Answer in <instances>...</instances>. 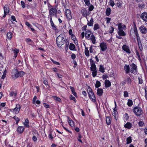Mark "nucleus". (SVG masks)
Returning <instances> with one entry per match:
<instances>
[{
    "mask_svg": "<svg viewBox=\"0 0 147 147\" xmlns=\"http://www.w3.org/2000/svg\"><path fill=\"white\" fill-rule=\"evenodd\" d=\"M85 36L86 38L89 40H91L92 43L95 44L96 42V39L92 32L89 30H88L86 32Z\"/></svg>",
    "mask_w": 147,
    "mask_h": 147,
    "instance_id": "obj_1",
    "label": "nucleus"
},
{
    "mask_svg": "<svg viewBox=\"0 0 147 147\" xmlns=\"http://www.w3.org/2000/svg\"><path fill=\"white\" fill-rule=\"evenodd\" d=\"M133 111L135 114L137 116L140 117L143 113L142 110L139 107H135L133 109Z\"/></svg>",
    "mask_w": 147,
    "mask_h": 147,
    "instance_id": "obj_2",
    "label": "nucleus"
},
{
    "mask_svg": "<svg viewBox=\"0 0 147 147\" xmlns=\"http://www.w3.org/2000/svg\"><path fill=\"white\" fill-rule=\"evenodd\" d=\"M12 74H13L15 77L18 78L19 77H22L24 74V72L22 71H19L18 69H14L12 71Z\"/></svg>",
    "mask_w": 147,
    "mask_h": 147,
    "instance_id": "obj_3",
    "label": "nucleus"
},
{
    "mask_svg": "<svg viewBox=\"0 0 147 147\" xmlns=\"http://www.w3.org/2000/svg\"><path fill=\"white\" fill-rule=\"evenodd\" d=\"M89 88L88 90V93L89 98L93 102H94L96 101V97L92 89L89 87Z\"/></svg>",
    "mask_w": 147,
    "mask_h": 147,
    "instance_id": "obj_4",
    "label": "nucleus"
},
{
    "mask_svg": "<svg viewBox=\"0 0 147 147\" xmlns=\"http://www.w3.org/2000/svg\"><path fill=\"white\" fill-rule=\"evenodd\" d=\"M130 71L133 74H136L137 71V67L134 63H132L130 65Z\"/></svg>",
    "mask_w": 147,
    "mask_h": 147,
    "instance_id": "obj_5",
    "label": "nucleus"
},
{
    "mask_svg": "<svg viewBox=\"0 0 147 147\" xmlns=\"http://www.w3.org/2000/svg\"><path fill=\"white\" fill-rule=\"evenodd\" d=\"M81 13L82 16L87 18V16L90 14V12L85 8L81 10Z\"/></svg>",
    "mask_w": 147,
    "mask_h": 147,
    "instance_id": "obj_6",
    "label": "nucleus"
},
{
    "mask_svg": "<svg viewBox=\"0 0 147 147\" xmlns=\"http://www.w3.org/2000/svg\"><path fill=\"white\" fill-rule=\"evenodd\" d=\"M57 13V9L54 7L52 8L49 10V14L50 17L56 15Z\"/></svg>",
    "mask_w": 147,
    "mask_h": 147,
    "instance_id": "obj_7",
    "label": "nucleus"
},
{
    "mask_svg": "<svg viewBox=\"0 0 147 147\" xmlns=\"http://www.w3.org/2000/svg\"><path fill=\"white\" fill-rule=\"evenodd\" d=\"M65 15L66 18L68 20H70L72 18V17L71 13V11L69 9H65Z\"/></svg>",
    "mask_w": 147,
    "mask_h": 147,
    "instance_id": "obj_8",
    "label": "nucleus"
},
{
    "mask_svg": "<svg viewBox=\"0 0 147 147\" xmlns=\"http://www.w3.org/2000/svg\"><path fill=\"white\" fill-rule=\"evenodd\" d=\"M21 107V106L19 104H17L15 108L13 109V111L16 114H17L19 113Z\"/></svg>",
    "mask_w": 147,
    "mask_h": 147,
    "instance_id": "obj_9",
    "label": "nucleus"
},
{
    "mask_svg": "<svg viewBox=\"0 0 147 147\" xmlns=\"http://www.w3.org/2000/svg\"><path fill=\"white\" fill-rule=\"evenodd\" d=\"M101 49L102 51H105L107 49V46L106 44L104 42L100 43V45Z\"/></svg>",
    "mask_w": 147,
    "mask_h": 147,
    "instance_id": "obj_10",
    "label": "nucleus"
},
{
    "mask_svg": "<svg viewBox=\"0 0 147 147\" xmlns=\"http://www.w3.org/2000/svg\"><path fill=\"white\" fill-rule=\"evenodd\" d=\"M140 18L144 21L147 22V13L144 12L141 14Z\"/></svg>",
    "mask_w": 147,
    "mask_h": 147,
    "instance_id": "obj_11",
    "label": "nucleus"
},
{
    "mask_svg": "<svg viewBox=\"0 0 147 147\" xmlns=\"http://www.w3.org/2000/svg\"><path fill=\"white\" fill-rule=\"evenodd\" d=\"M3 8L4 15L3 16V17H5V16L6 14L9 13V6L7 5H5L4 6Z\"/></svg>",
    "mask_w": 147,
    "mask_h": 147,
    "instance_id": "obj_12",
    "label": "nucleus"
},
{
    "mask_svg": "<svg viewBox=\"0 0 147 147\" xmlns=\"http://www.w3.org/2000/svg\"><path fill=\"white\" fill-rule=\"evenodd\" d=\"M122 48L126 53L128 54L130 53L131 52L129 48V47L126 45H123L122 47Z\"/></svg>",
    "mask_w": 147,
    "mask_h": 147,
    "instance_id": "obj_13",
    "label": "nucleus"
},
{
    "mask_svg": "<svg viewBox=\"0 0 147 147\" xmlns=\"http://www.w3.org/2000/svg\"><path fill=\"white\" fill-rule=\"evenodd\" d=\"M140 30L141 32L143 34L146 33L147 32L146 28L143 26H142L140 27Z\"/></svg>",
    "mask_w": 147,
    "mask_h": 147,
    "instance_id": "obj_14",
    "label": "nucleus"
},
{
    "mask_svg": "<svg viewBox=\"0 0 147 147\" xmlns=\"http://www.w3.org/2000/svg\"><path fill=\"white\" fill-rule=\"evenodd\" d=\"M63 36V34H61L58 36L57 38L56 41L64 42L65 40Z\"/></svg>",
    "mask_w": 147,
    "mask_h": 147,
    "instance_id": "obj_15",
    "label": "nucleus"
},
{
    "mask_svg": "<svg viewBox=\"0 0 147 147\" xmlns=\"http://www.w3.org/2000/svg\"><path fill=\"white\" fill-rule=\"evenodd\" d=\"M24 130V128L23 126L18 127L17 130L18 133L21 134L23 133Z\"/></svg>",
    "mask_w": 147,
    "mask_h": 147,
    "instance_id": "obj_16",
    "label": "nucleus"
},
{
    "mask_svg": "<svg viewBox=\"0 0 147 147\" xmlns=\"http://www.w3.org/2000/svg\"><path fill=\"white\" fill-rule=\"evenodd\" d=\"M134 24V28H132L130 31V34H131V32H133V31L134 32V33L138 32L137 29V27H136V23L134 22H133Z\"/></svg>",
    "mask_w": 147,
    "mask_h": 147,
    "instance_id": "obj_17",
    "label": "nucleus"
},
{
    "mask_svg": "<svg viewBox=\"0 0 147 147\" xmlns=\"http://www.w3.org/2000/svg\"><path fill=\"white\" fill-rule=\"evenodd\" d=\"M124 69L126 73H128L130 71V68L129 65H125L124 67Z\"/></svg>",
    "mask_w": 147,
    "mask_h": 147,
    "instance_id": "obj_18",
    "label": "nucleus"
},
{
    "mask_svg": "<svg viewBox=\"0 0 147 147\" xmlns=\"http://www.w3.org/2000/svg\"><path fill=\"white\" fill-rule=\"evenodd\" d=\"M124 127L126 128L130 129L132 127V124L130 122H127L124 125Z\"/></svg>",
    "mask_w": 147,
    "mask_h": 147,
    "instance_id": "obj_19",
    "label": "nucleus"
},
{
    "mask_svg": "<svg viewBox=\"0 0 147 147\" xmlns=\"http://www.w3.org/2000/svg\"><path fill=\"white\" fill-rule=\"evenodd\" d=\"M97 94L99 96H101L103 93V90L101 88H98L97 89Z\"/></svg>",
    "mask_w": 147,
    "mask_h": 147,
    "instance_id": "obj_20",
    "label": "nucleus"
},
{
    "mask_svg": "<svg viewBox=\"0 0 147 147\" xmlns=\"http://www.w3.org/2000/svg\"><path fill=\"white\" fill-rule=\"evenodd\" d=\"M50 21L51 24L53 29L54 30H56L57 29L56 26H55L52 21V17H50Z\"/></svg>",
    "mask_w": 147,
    "mask_h": 147,
    "instance_id": "obj_21",
    "label": "nucleus"
},
{
    "mask_svg": "<svg viewBox=\"0 0 147 147\" xmlns=\"http://www.w3.org/2000/svg\"><path fill=\"white\" fill-rule=\"evenodd\" d=\"M105 87L106 88L109 87L111 85V83L108 80H106L105 81Z\"/></svg>",
    "mask_w": 147,
    "mask_h": 147,
    "instance_id": "obj_22",
    "label": "nucleus"
},
{
    "mask_svg": "<svg viewBox=\"0 0 147 147\" xmlns=\"http://www.w3.org/2000/svg\"><path fill=\"white\" fill-rule=\"evenodd\" d=\"M118 34L119 36H125L126 34L122 30H119L118 32Z\"/></svg>",
    "mask_w": 147,
    "mask_h": 147,
    "instance_id": "obj_23",
    "label": "nucleus"
},
{
    "mask_svg": "<svg viewBox=\"0 0 147 147\" xmlns=\"http://www.w3.org/2000/svg\"><path fill=\"white\" fill-rule=\"evenodd\" d=\"M91 66L90 69L92 71H96V68L95 63L91 64Z\"/></svg>",
    "mask_w": 147,
    "mask_h": 147,
    "instance_id": "obj_24",
    "label": "nucleus"
},
{
    "mask_svg": "<svg viewBox=\"0 0 147 147\" xmlns=\"http://www.w3.org/2000/svg\"><path fill=\"white\" fill-rule=\"evenodd\" d=\"M106 14L107 16H109L111 13V9L110 7L107 8L106 10Z\"/></svg>",
    "mask_w": 147,
    "mask_h": 147,
    "instance_id": "obj_25",
    "label": "nucleus"
},
{
    "mask_svg": "<svg viewBox=\"0 0 147 147\" xmlns=\"http://www.w3.org/2000/svg\"><path fill=\"white\" fill-rule=\"evenodd\" d=\"M106 121L107 124L109 125L111 122V119L110 116H107L106 117Z\"/></svg>",
    "mask_w": 147,
    "mask_h": 147,
    "instance_id": "obj_26",
    "label": "nucleus"
},
{
    "mask_svg": "<svg viewBox=\"0 0 147 147\" xmlns=\"http://www.w3.org/2000/svg\"><path fill=\"white\" fill-rule=\"evenodd\" d=\"M94 20L93 18H92L90 21H88L87 24L90 26H92L93 24Z\"/></svg>",
    "mask_w": 147,
    "mask_h": 147,
    "instance_id": "obj_27",
    "label": "nucleus"
},
{
    "mask_svg": "<svg viewBox=\"0 0 147 147\" xmlns=\"http://www.w3.org/2000/svg\"><path fill=\"white\" fill-rule=\"evenodd\" d=\"M29 123V120L28 119H25V120L23 123L24 124V126L26 127H29V125H28Z\"/></svg>",
    "mask_w": 147,
    "mask_h": 147,
    "instance_id": "obj_28",
    "label": "nucleus"
},
{
    "mask_svg": "<svg viewBox=\"0 0 147 147\" xmlns=\"http://www.w3.org/2000/svg\"><path fill=\"white\" fill-rule=\"evenodd\" d=\"M70 89L71 91V92H72V94L76 97L77 96V94L75 92V89L72 86H70Z\"/></svg>",
    "mask_w": 147,
    "mask_h": 147,
    "instance_id": "obj_29",
    "label": "nucleus"
},
{
    "mask_svg": "<svg viewBox=\"0 0 147 147\" xmlns=\"http://www.w3.org/2000/svg\"><path fill=\"white\" fill-rule=\"evenodd\" d=\"M100 28V27L99 25L97 23H96L94 24L93 29L94 30H95L99 29Z\"/></svg>",
    "mask_w": 147,
    "mask_h": 147,
    "instance_id": "obj_30",
    "label": "nucleus"
},
{
    "mask_svg": "<svg viewBox=\"0 0 147 147\" xmlns=\"http://www.w3.org/2000/svg\"><path fill=\"white\" fill-rule=\"evenodd\" d=\"M127 105L128 106L131 107L133 105V102L132 100L130 99H128V100Z\"/></svg>",
    "mask_w": 147,
    "mask_h": 147,
    "instance_id": "obj_31",
    "label": "nucleus"
},
{
    "mask_svg": "<svg viewBox=\"0 0 147 147\" xmlns=\"http://www.w3.org/2000/svg\"><path fill=\"white\" fill-rule=\"evenodd\" d=\"M64 42L62 41H56L57 45L59 47H61L64 44Z\"/></svg>",
    "mask_w": 147,
    "mask_h": 147,
    "instance_id": "obj_32",
    "label": "nucleus"
},
{
    "mask_svg": "<svg viewBox=\"0 0 147 147\" xmlns=\"http://www.w3.org/2000/svg\"><path fill=\"white\" fill-rule=\"evenodd\" d=\"M7 38L10 40L12 37V34L11 32H9L7 33Z\"/></svg>",
    "mask_w": 147,
    "mask_h": 147,
    "instance_id": "obj_33",
    "label": "nucleus"
},
{
    "mask_svg": "<svg viewBox=\"0 0 147 147\" xmlns=\"http://www.w3.org/2000/svg\"><path fill=\"white\" fill-rule=\"evenodd\" d=\"M75 45L71 43H70L69 45V48L70 50H74L75 48Z\"/></svg>",
    "mask_w": 147,
    "mask_h": 147,
    "instance_id": "obj_34",
    "label": "nucleus"
},
{
    "mask_svg": "<svg viewBox=\"0 0 147 147\" xmlns=\"http://www.w3.org/2000/svg\"><path fill=\"white\" fill-rule=\"evenodd\" d=\"M89 52L88 49V48L86 47H85V53L86 55L88 57L89 56Z\"/></svg>",
    "mask_w": 147,
    "mask_h": 147,
    "instance_id": "obj_35",
    "label": "nucleus"
},
{
    "mask_svg": "<svg viewBox=\"0 0 147 147\" xmlns=\"http://www.w3.org/2000/svg\"><path fill=\"white\" fill-rule=\"evenodd\" d=\"M113 115L114 116L115 119H116V117H117L118 113L117 111H114L112 113Z\"/></svg>",
    "mask_w": 147,
    "mask_h": 147,
    "instance_id": "obj_36",
    "label": "nucleus"
},
{
    "mask_svg": "<svg viewBox=\"0 0 147 147\" xmlns=\"http://www.w3.org/2000/svg\"><path fill=\"white\" fill-rule=\"evenodd\" d=\"M69 125L72 127L74 126V122L72 120H69L68 121Z\"/></svg>",
    "mask_w": 147,
    "mask_h": 147,
    "instance_id": "obj_37",
    "label": "nucleus"
},
{
    "mask_svg": "<svg viewBox=\"0 0 147 147\" xmlns=\"http://www.w3.org/2000/svg\"><path fill=\"white\" fill-rule=\"evenodd\" d=\"M105 69L103 65H100L99 67V71L103 73L104 72Z\"/></svg>",
    "mask_w": 147,
    "mask_h": 147,
    "instance_id": "obj_38",
    "label": "nucleus"
},
{
    "mask_svg": "<svg viewBox=\"0 0 147 147\" xmlns=\"http://www.w3.org/2000/svg\"><path fill=\"white\" fill-rule=\"evenodd\" d=\"M118 29H119V30H123L124 29V27H125V26H124V27H122L121 25V23H120L118 24Z\"/></svg>",
    "mask_w": 147,
    "mask_h": 147,
    "instance_id": "obj_39",
    "label": "nucleus"
},
{
    "mask_svg": "<svg viewBox=\"0 0 147 147\" xmlns=\"http://www.w3.org/2000/svg\"><path fill=\"white\" fill-rule=\"evenodd\" d=\"M100 82L98 81L97 80L96 81V84H95V87L96 88H98L99 87H100Z\"/></svg>",
    "mask_w": 147,
    "mask_h": 147,
    "instance_id": "obj_40",
    "label": "nucleus"
},
{
    "mask_svg": "<svg viewBox=\"0 0 147 147\" xmlns=\"http://www.w3.org/2000/svg\"><path fill=\"white\" fill-rule=\"evenodd\" d=\"M13 118L16 121V124H18L19 122L20 121V119L18 117H17L16 116H15Z\"/></svg>",
    "mask_w": 147,
    "mask_h": 147,
    "instance_id": "obj_41",
    "label": "nucleus"
},
{
    "mask_svg": "<svg viewBox=\"0 0 147 147\" xmlns=\"http://www.w3.org/2000/svg\"><path fill=\"white\" fill-rule=\"evenodd\" d=\"M71 39L74 41V42L75 43H76L77 42V40H76V37L75 36L74 34L71 35Z\"/></svg>",
    "mask_w": 147,
    "mask_h": 147,
    "instance_id": "obj_42",
    "label": "nucleus"
},
{
    "mask_svg": "<svg viewBox=\"0 0 147 147\" xmlns=\"http://www.w3.org/2000/svg\"><path fill=\"white\" fill-rule=\"evenodd\" d=\"M86 5L89 6L90 5V0H84Z\"/></svg>",
    "mask_w": 147,
    "mask_h": 147,
    "instance_id": "obj_43",
    "label": "nucleus"
},
{
    "mask_svg": "<svg viewBox=\"0 0 147 147\" xmlns=\"http://www.w3.org/2000/svg\"><path fill=\"white\" fill-rule=\"evenodd\" d=\"M51 60L53 62V63L54 64H55L56 65H60V63L58 62H57L56 61H55L53 60L52 58H51Z\"/></svg>",
    "mask_w": 147,
    "mask_h": 147,
    "instance_id": "obj_44",
    "label": "nucleus"
},
{
    "mask_svg": "<svg viewBox=\"0 0 147 147\" xmlns=\"http://www.w3.org/2000/svg\"><path fill=\"white\" fill-rule=\"evenodd\" d=\"M54 99L58 102H60L61 101V99L59 98L56 96H55L53 97Z\"/></svg>",
    "mask_w": 147,
    "mask_h": 147,
    "instance_id": "obj_45",
    "label": "nucleus"
},
{
    "mask_svg": "<svg viewBox=\"0 0 147 147\" xmlns=\"http://www.w3.org/2000/svg\"><path fill=\"white\" fill-rule=\"evenodd\" d=\"M128 92L127 91H124V92L123 96L125 97H127L129 96Z\"/></svg>",
    "mask_w": 147,
    "mask_h": 147,
    "instance_id": "obj_46",
    "label": "nucleus"
},
{
    "mask_svg": "<svg viewBox=\"0 0 147 147\" xmlns=\"http://www.w3.org/2000/svg\"><path fill=\"white\" fill-rule=\"evenodd\" d=\"M114 29V28L113 27L111 26L109 29V33L110 34L112 33L113 32Z\"/></svg>",
    "mask_w": 147,
    "mask_h": 147,
    "instance_id": "obj_47",
    "label": "nucleus"
},
{
    "mask_svg": "<svg viewBox=\"0 0 147 147\" xmlns=\"http://www.w3.org/2000/svg\"><path fill=\"white\" fill-rule=\"evenodd\" d=\"M69 43V42H66V44L65 45V50H67V49H68Z\"/></svg>",
    "mask_w": 147,
    "mask_h": 147,
    "instance_id": "obj_48",
    "label": "nucleus"
},
{
    "mask_svg": "<svg viewBox=\"0 0 147 147\" xmlns=\"http://www.w3.org/2000/svg\"><path fill=\"white\" fill-rule=\"evenodd\" d=\"M136 55L138 57V58L139 60H141L140 57L139 55V53L138 51H136Z\"/></svg>",
    "mask_w": 147,
    "mask_h": 147,
    "instance_id": "obj_49",
    "label": "nucleus"
},
{
    "mask_svg": "<svg viewBox=\"0 0 147 147\" xmlns=\"http://www.w3.org/2000/svg\"><path fill=\"white\" fill-rule=\"evenodd\" d=\"M127 81L128 84H131V80L129 77L127 78Z\"/></svg>",
    "mask_w": 147,
    "mask_h": 147,
    "instance_id": "obj_50",
    "label": "nucleus"
},
{
    "mask_svg": "<svg viewBox=\"0 0 147 147\" xmlns=\"http://www.w3.org/2000/svg\"><path fill=\"white\" fill-rule=\"evenodd\" d=\"M94 7L92 5H91L90 6V7L88 8L89 11H92L94 9Z\"/></svg>",
    "mask_w": 147,
    "mask_h": 147,
    "instance_id": "obj_51",
    "label": "nucleus"
},
{
    "mask_svg": "<svg viewBox=\"0 0 147 147\" xmlns=\"http://www.w3.org/2000/svg\"><path fill=\"white\" fill-rule=\"evenodd\" d=\"M138 124L140 127L143 126L144 124V122L142 121H140L138 123Z\"/></svg>",
    "mask_w": 147,
    "mask_h": 147,
    "instance_id": "obj_52",
    "label": "nucleus"
},
{
    "mask_svg": "<svg viewBox=\"0 0 147 147\" xmlns=\"http://www.w3.org/2000/svg\"><path fill=\"white\" fill-rule=\"evenodd\" d=\"M134 33L135 34V35H136V38H137V40H138L140 39V38L139 37L138 34V32H135Z\"/></svg>",
    "mask_w": 147,
    "mask_h": 147,
    "instance_id": "obj_53",
    "label": "nucleus"
},
{
    "mask_svg": "<svg viewBox=\"0 0 147 147\" xmlns=\"http://www.w3.org/2000/svg\"><path fill=\"white\" fill-rule=\"evenodd\" d=\"M13 53L14 54H18V53L19 52V50L18 49H15L13 50Z\"/></svg>",
    "mask_w": 147,
    "mask_h": 147,
    "instance_id": "obj_54",
    "label": "nucleus"
},
{
    "mask_svg": "<svg viewBox=\"0 0 147 147\" xmlns=\"http://www.w3.org/2000/svg\"><path fill=\"white\" fill-rule=\"evenodd\" d=\"M96 73H97L96 71H92V76L94 77H95L96 76V74H97Z\"/></svg>",
    "mask_w": 147,
    "mask_h": 147,
    "instance_id": "obj_55",
    "label": "nucleus"
},
{
    "mask_svg": "<svg viewBox=\"0 0 147 147\" xmlns=\"http://www.w3.org/2000/svg\"><path fill=\"white\" fill-rule=\"evenodd\" d=\"M131 138H127V144H129L131 142Z\"/></svg>",
    "mask_w": 147,
    "mask_h": 147,
    "instance_id": "obj_56",
    "label": "nucleus"
},
{
    "mask_svg": "<svg viewBox=\"0 0 147 147\" xmlns=\"http://www.w3.org/2000/svg\"><path fill=\"white\" fill-rule=\"evenodd\" d=\"M110 5L112 7H113L115 5L114 2L112 0H110L109 2Z\"/></svg>",
    "mask_w": 147,
    "mask_h": 147,
    "instance_id": "obj_57",
    "label": "nucleus"
},
{
    "mask_svg": "<svg viewBox=\"0 0 147 147\" xmlns=\"http://www.w3.org/2000/svg\"><path fill=\"white\" fill-rule=\"evenodd\" d=\"M138 80L139 81V83L140 84H142L143 83V80L141 78H138Z\"/></svg>",
    "mask_w": 147,
    "mask_h": 147,
    "instance_id": "obj_58",
    "label": "nucleus"
},
{
    "mask_svg": "<svg viewBox=\"0 0 147 147\" xmlns=\"http://www.w3.org/2000/svg\"><path fill=\"white\" fill-rule=\"evenodd\" d=\"M21 4L23 8H24L25 7V4L24 1H21Z\"/></svg>",
    "mask_w": 147,
    "mask_h": 147,
    "instance_id": "obj_59",
    "label": "nucleus"
},
{
    "mask_svg": "<svg viewBox=\"0 0 147 147\" xmlns=\"http://www.w3.org/2000/svg\"><path fill=\"white\" fill-rule=\"evenodd\" d=\"M139 49L141 51H142L143 49V47L142 44L138 45Z\"/></svg>",
    "mask_w": 147,
    "mask_h": 147,
    "instance_id": "obj_60",
    "label": "nucleus"
},
{
    "mask_svg": "<svg viewBox=\"0 0 147 147\" xmlns=\"http://www.w3.org/2000/svg\"><path fill=\"white\" fill-rule=\"evenodd\" d=\"M43 83L46 86H48L49 87V86L48 85V82L47 80H44Z\"/></svg>",
    "mask_w": 147,
    "mask_h": 147,
    "instance_id": "obj_61",
    "label": "nucleus"
},
{
    "mask_svg": "<svg viewBox=\"0 0 147 147\" xmlns=\"http://www.w3.org/2000/svg\"><path fill=\"white\" fill-rule=\"evenodd\" d=\"M10 95L11 96H16V93H14L13 92H11L10 94Z\"/></svg>",
    "mask_w": 147,
    "mask_h": 147,
    "instance_id": "obj_62",
    "label": "nucleus"
},
{
    "mask_svg": "<svg viewBox=\"0 0 147 147\" xmlns=\"http://www.w3.org/2000/svg\"><path fill=\"white\" fill-rule=\"evenodd\" d=\"M70 99L72 100H73L74 101H75L76 98H75L72 95H70Z\"/></svg>",
    "mask_w": 147,
    "mask_h": 147,
    "instance_id": "obj_63",
    "label": "nucleus"
},
{
    "mask_svg": "<svg viewBox=\"0 0 147 147\" xmlns=\"http://www.w3.org/2000/svg\"><path fill=\"white\" fill-rule=\"evenodd\" d=\"M106 19L107 20V23H109L110 22V21L111 20V19L109 18H106Z\"/></svg>",
    "mask_w": 147,
    "mask_h": 147,
    "instance_id": "obj_64",
    "label": "nucleus"
}]
</instances>
